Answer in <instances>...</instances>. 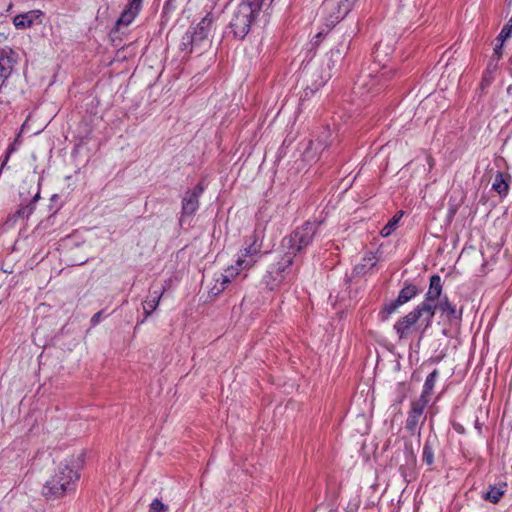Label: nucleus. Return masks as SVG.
<instances>
[{"label": "nucleus", "mask_w": 512, "mask_h": 512, "mask_svg": "<svg viewBox=\"0 0 512 512\" xmlns=\"http://www.w3.org/2000/svg\"><path fill=\"white\" fill-rule=\"evenodd\" d=\"M100 317H101V312H97L96 314H94L91 319L92 324L96 325L100 321Z\"/></svg>", "instance_id": "72a5a7b5"}, {"label": "nucleus", "mask_w": 512, "mask_h": 512, "mask_svg": "<svg viewBox=\"0 0 512 512\" xmlns=\"http://www.w3.org/2000/svg\"><path fill=\"white\" fill-rule=\"evenodd\" d=\"M391 71L387 72V71H383L381 72L379 75H375L373 77V82H377V83H384L386 82L388 79H389V74H390Z\"/></svg>", "instance_id": "c756f323"}, {"label": "nucleus", "mask_w": 512, "mask_h": 512, "mask_svg": "<svg viewBox=\"0 0 512 512\" xmlns=\"http://www.w3.org/2000/svg\"><path fill=\"white\" fill-rule=\"evenodd\" d=\"M284 279L285 277L271 265L269 266L266 274L263 276V282L270 290L277 288L284 281Z\"/></svg>", "instance_id": "f3484780"}, {"label": "nucleus", "mask_w": 512, "mask_h": 512, "mask_svg": "<svg viewBox=\"0 0 512 512\" xmlns=\"http://www.w3.org/2000/svg\"><path fill=\"white\" fill-rule=\"evenodd\" d=\"M242 271H245V269L238 266V263L235 262V264L228 266L224 272L216 274L214 278L215 283L210 288L209 294L212 296L220 295Z\"/></svg>", "instance_id": "1a4fd4ad"}, {"label": "nucleus", "mask_w": 512, "mask_h": 512, "mask_svg": "<svg viewBox=\"0 0 512 512\" xmlns=\"http://www.w3.org/2000/svg\"><path fill=\"white\" fill-rule=\"evenodd\" d=\"M149 512H169V507L160 499L156 498L151 502Z\"/></svg>", "instance_id": "cd10ccee"}, {"label": "nucleus", "mask_w": 512, "mask_h": 512, "mask_svg": "<svg viewBox=\"0 0 512 512\" xmlns=\"http://www.w3.org/2000/svg\"><path fill=\"white\" fill-rule=\"evenodd\" d=\"M400 306H402V303H398V300L395 299L385 306L384 312L387 314V316H389L396 312Z\"/></svg>", "instance_id": "c85d7f7f"}, {"label": "nucleus", "mask_w": 512, "mask_h": 512, "mask_svg": "<svg viewBox=\"0 0 512 512\" xmlns=\"http://www.w3.org/2000/svg\"><path fill=\"white\" fill-rule=\"evenodd\" d=\"M363 260L366 261L370 266H374L376 264V257L372 253L365 257Z\"/></svg>", "instance_id": "473e14b6"}, {"label": "nucleus", "mask_w": 512, "mask_h": 512, "mask_svg": "<svg viewBox=\"0 0 512 512\" xmlns=\"http://www.w3.org/2000/svg\"><path fill=\"white\" fill-rule=\"evenodd\" d=\"M369 77H371V79H373L374 76H372V74H369ZM376 82H373V80H371V88L375 85Z\"/></svg>", "instance_id": "c9c22d12"}, {"label": "nucleus", "mask_w": 512, "mask_h": 512, "mask_svg": "<svg viewBox=\"0 0 512 512\" xmlns=\"http://www.w3.org/2000/svg\"><path fill=\"white\" fill-rule=\"evenodd\" d=\"M358 0H325L322 11L331 25L344 19Z\"/></svg>", "instance_id": "0eeeda50"}, {"label": "nucleus", "mask_w": 512, "mask_h": 512, "mask_svg": "<svg viewBox=\"0 0 512 512\" xmlns=\"http://www.w3.org/2000/svg\"><path fill=\"white\" fill-rule=\"evenodd\" d=\"M437 305V310H440L447 316L449 320L457 319L460 320L462 317V311H457L456 307L448 300L447 297L440 299Z\"/></svg>", "instance_id": "a211bd4d"}, {"label": "nucleus", "mask_w": 512, "mask_h": 512, "mask_svg": "<svg viewBox=\"0 0 512 512\" xmlns=\"http://www.w3.org/2000/svg\"><path fill=\"white\" fill-rule=\"evenodd\" d=\"M505 486L506 485H504L502 487H496V486L490 487L489 491H487V493L485 495V499L489 500L490 502H492L494 504L497 503L505 493Z\"/></svg>", "instance_id": "b1692460"}, {"label": "nucleus", "mask_w": 512, "mask_h": 512, "mask_svg": "<svg viewBox=\"0 0 512 512\" xmlns=\"http://www.w3.org/2000/svg\"><path fill=\"white\" fill-rule=\"evenodd\" d=\"M212 20L206 16L196 25L189 28L181 42V49L192 52L197 46H200L209 35Z\"/></svg>", "instance_id": "423d86ee"}, {"label": "nucleus", "mask_w": 512, "mask_h": 512, "mask_svg": "<svg viewBox=\"0 0 512 512\" xmlns=\"http://www.w3.org/2000/svg\"><path fill=\"white\" fill-rule=\"evenodd\" d=\"M377 57L379 56V48L376 49Z\"/></svg>", "instance_id": "e433bc0d"}, {"label": "nucleus", "mask_w": 512, "mask_h": 512, "mask_svg": "<svg viewBox=\"0 0 512 512\" xmlns=\"http://www.w3.org/2000/svg\"><path fill=\"white\" fill-rule=\"evenodd\" d=\"M422 460L427 465H432L434 462V451L430 443L427 441L423 446Z\"/></svg>", "instance_id": "393cba45"}, {"label": "nucleus", "mask_w": 512, "mask_h": 512, "mask_svg": "<svg viewBox=\"0 0 512 512\" xmlns=\"http://www.w3.org/2000/svg\"><path fill=\"white\" fill-rule=\"evenodd\" d=\"M142 0H131L128 7L121 13L117 20V26L129 25L141 9Z\"/></svg>", "instance_id": "2eb2a0df"}, {"label": "nucleus", "mask_w": 512, "mask_h": 512, "mask_svg": "<svg viewBox=\"0 0 512 512\" xmlns=\"http://www.w3.org/2000/svg\"><path fill=\"white\" fill-rule=\"evenodd\" d=\"M308 153H309V151H306V152H305V154H304V155H305V157H308Z\"/></svg>", "instance_id": "58836bf2"}, {"label": "nucleus", "mask_w": 512, "mask_h": 512, "mask_svg": "<svg viewBox=\"0 0 512 512\" xmlns=\"http://www.w3.org/2000/svg\"><path fill=\"white\" fill-rule=\"evenodd\" d=\"M404 212L398 211L389 221L388 223L382 228L380 234L382 237H388L390 236L397 228L399 221L403 217Z\"/></svg>", "instance_id": "aec40b11"}, {"label": "nucleus", "mask_w": 512, "mask_h": 512, "mask_svg": "<svg viewBox=\"0 0 512 512\" xmlns=\"http://www.w3.org/2000/svg\"><path fill=\"white\" fill-rule=\"evenodd\" d=\"M79 479L78 472L67 462H61L43 487L46 498H59L71 491Z\"/></svg>", "instance_id": "f03ea898"}, {"label": "nucleus", "mask_w": 512, "mask_h": 512, "mask_svg": "<svg viewBox=\"0 0 512 512\" xmlns=\"http://www.w3.org/2000/svg\"><path fill=\"white\" fill-rule=\"evenodd\" d=\"M315 144L313 142H311L310 144V149L314 146Z\"/></svg>", "instance_id": "4c0bfd02"}, {"label": "nucleus", "mask_w": 512, "mask_h": 512, "mask_svg": "<svg viewBox=\"0 0 512 512\" xmlns=\"http://www.w3.org/2000/svg\"><path fill=\"white\" fill-rule=\"evenodd\" d=\"M42 12L39 10H31L23 14L16 15L13 24L17 29L30 28L36 20L40 19Z\"/></svg>", "instance_id": "4468645a"}, {"label": "nucleus", "mask_w": 512, "mask_h": 512, "mask_svg": "<svg viewBox=\"0 0 512 512\" xmlns=\"http://www.w3.org/2000/svg\"><path fill=\"white\" fill-rule=\"evenodd\" d=\"M418 293V290L416 286L414 285H407L403 289L400 290L398 297L396 298L398 300V303H402L404 305L411 299H413Z\"/></svg>", "instance_id": "4be33fe9"}, {"label": "nucleus", "mask_w": 512, "mask_h": 512, "mask_svg": "<svg viewBox=\"0 0 512 512\" xmlns=\"http://www.w3.org/2000/svg\"><path fill=\"white\" fill-rule=\"evenodd\" d=\"M433 318L432 309L426 304H419L394 324V330L400 339L407 338L418 330L423 334L431 327Z\"/></svg>", "instance_id": "f257e3e1"}, {"label": "nucleus", "mask_w": 512, "mask_h": 512, "mask_svg": "<svg viewBox=\"0 0 512 512\" xmlns=\"http://www.w3.org/2000/svg\"><path fill=\"white\" fill-rule=\"evenodd\" d=\"M163 292L156 293L155 297L151 300H145L143 302V310L145 319L149 317L153 311H155L160 303V299L162 297Z\"/></svg>", "instance_id": "5701e85b"}, {"label": "nucleus", "mask_w": 512, "mask_h": 512, "mask_svg": "<svg viewBox=\"0 0 512 512\" xmlns=\"http://www.w3.org/2000/svg\"><path fill=\"white\" fill-rule=\"evenodd\" d=\"M16 64V54L11 49H0V77L5 81L11 76Z\"/></svg>", "instance_id": "f8f14e48"}, {"label": "nucleus", "mask_w": 512, "mask_h": 512, "mask_svg": "<svg viewBox=\"0 0 512 512\" xmlns=\"http://www.w3.org/2000/svg\"><path fill=\"white\" fill-rule=\"evenodd\" d=\"M443 285L442 280L439 275H432L430 277V283L428 291L425 294V299L420 304H426L433 311V317L435 316L437 305L433 304L435 301L439 300L442 294Z\"/></svg>", "instance_id": "9d476101"}, {"label": "nucleus", "mask_w": 512, "mask_h": 512, "mask_svg": "<svg viewBox=\"0 0 512 512\" xmlns=\"http://www.w3.org/2000/svg\"><path fill=\"white\" fill-rule=\"evenodd\" d=\"M204 191V187L199 183L192 190L187 191L182 200V212L184 215L194 214L199 207V197Z\"/></svg>", "instance_id": "9b49d317"}, {"label": "nucleus", "mask_w": 512, "mask_h": 512, "mask_svg": "<svg viewBox=\"0 0 512 512\" xmlns=\"http://www.w3.org/2000/svg\"><path fill=\"white\" fill-rule=\"evenodd\" d=\"M508 183L506 182L503 173L497 172L492 183V189L500 196H505L508 192Z\"/></svg>", "instance_id": "412c9836"}, {"label": "nucleus", "mask_w": 512, "mask_h": 512, "mask_svg": "<svg viewBox=\"0 0 512 512\" xmlns=\"http://www.w3.org/2000/svg\"><path fill=\"white\" fill-rule=\"evenodd\" d=\"M316 230L317 224L315 222H305L290 236L285 237L282 240V249L293 251V254L297 255L298 252H300L312 242Z\"/></svg>", "instance_id": "7ed1b4c3"}, {"label": "nucleus", "mask_w": 512, "mask_h": 512, "mask_svg": "<svg viewBox=\"0 0 512 512\" xmlns=\"http://www.w3.org/2000/svg\"><path fill=\"white\" fill-rule=\"evenodd\" d=\"M274 214V208L270 204H264L261 206L256 214L255 232L264 235L266 227Z\"/></svg>", "instance_id": "ddd939ff"}, {"label": "nucleus", "mask_w": 512, "mask_h": 512, "mask_svg": "<svg viewBox=\"0 0 512 512\" xmlns=\"http://www.w3.org/2000/svg\"><path fill=\"white\" fill-rule=\"evenodd\" d=\"M293 253V251L284 250V253L280 256V258L271 264V266L277 269L285 278L290 273L291 266L296 256Z\"/></svg>", "instance_id": "dca6fc26"}, {"label": "nucleus", "mask_w": 512, "mask_h": 512, "mask_svg": "<svg viewBox=\"0 0 512 512\" xmlns=\"http://www.w3.org/2000/svg\"><path fill=\"white\" fill-rule=\"evenodd\" d=\"M438 378V371L433 370L427 377L423 385V391L418 398V400H425L426 403H429L430 395L434 389L436 380Z\"/></svg>", "instance_id": "6ab92c4d"}, {"label": "nucleus", "mask_w": 512, "mask_h": 512, "mask_svg": "<svg viewBox=\"0 0 512 512\" xmlns=\"http://www.w3.org/2000/svg\"><path fill=\"white\" fill-rule=\"evenodd\" d=\"M497 70V62H489L487 69L483 76V81L487 84L491 83L494 80V72Z\"/></svg>", "instance_id": "bb28decb"}, {"label": "nucleus", "mask_w": 512, "mask_h": 512, "mask_svg": "<svg viewBox=\"0 0 512 512\" xmlns=\"http://www.w3.org/2000/svg\"><path fill=\"white\" fill-rule=\"evenodd\" d=\"M265 1L266 0H247L245 3L251 4V6H253L255 8V10L259 12L261 6L263 5V3Z\"/></svg>", "instance_id": "2f4dec72"}, {"label": "nucleus", "mask_w": 512, "mask_h": 512, "mask_svg": "<svg viewBox=\"0 0 512 512\" xmlns=\"http://www.w3.org/2000/svg\"><path fill=\"white\" fill-rule=\"evenodd\" d=\"M512 34V17L508 20V22L504 25L499 35L497 36V41H502L504 43L508 38H510Z\"/></svg>", "instance_id": "a878e982"}, {"label": "nucleus", "mask_w": 512, "mask_h": 512, "mask_svg": "<svg viewBox=\"0 0 512 512\" xmlns=\"http://www.w3.org/2000/svg\"><path fill=\"white\" fill-rule=\"evenodd\" d=\"M5 82L6 81L2 77H0V88L4 85Z\"/></svg>", "instance_id": "f704fd0d"}, {"label": "nucleus", "mask_w": 512, "mask_h": 512, "mask_svg": "<svg viewBox=\"0 0 512 512\" xmlns=\"http://www.w3.org/2000/svg\"><path fill=\"white\" fill-rule=\"evenodd\" d=\"M428 403L425 400H415L411 403V408L408 412L405 428L411 435H421V427L425 423L426 415L424 414L425 407Z\"/></svg>", "instance_id": "6e6552de"}, {"label": "nucleus", "mask_w": 512, "mask_h": 512, "mask_svg": "<svg viewBox=\"0 0 512 512\" xmlns=\"http://www.w3.org/2000/svg\"><path fill=\"white\" fill-rule=\"evenodd\" d=\"M257 14L258 11L251 4L241 3L230 23L234 35L238 38H244L248 34Z\"/></svg>", "instance_id": "39448f33"}, {"label": "nucleus", "mask_w": 512, "mask_h": 512, "mask_svg": "<svg viewBox=\"0 0 512 512\" xmlns=\"http://www.w3.org/2000/svg\"><path fill=\"white\" fill-rule=\"evenodd\" d=\"M263 237V234L254 231V234L245 241V245L240 250L236 260L238 266L249 270L257 263L258 258L261 256Z\"/></svg>", "instance_id": "20e7f679"}, {"label": "nucleus", "mask_w": 512, "mask_h": 512, "mask_svg": "<svg viewBox=\"0 0 512 512\" xmlns=\"http://www.w3.org/2000/svg\"><path fill=\"white\" fill-rule=\"evenodd\" d=\"M499 44H497L494 48V53H493V56L496 58V62L501 58L502 56V47H503V44L502 41H498Z\"/></svg>", "instance_id": "7c9ffc66"}]
</instances>
